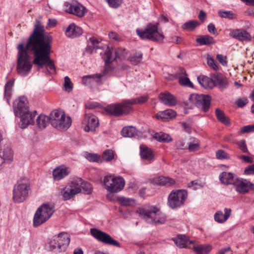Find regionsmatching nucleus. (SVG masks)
<instances>
[{
	"mask_svg": "<svg viewBox=\"0 0 254 254\" xmlns=\"http://www.w3.org/2000/svg\"><path fill=\"white\" fill-rule=\"evenodd\" d=\"M176 113L172 109H167L163 111L159 112L156 115L157 119H160L162 121H166L175 117Z\"/></svg>",
	"mask_w": 254,
	"mask_h": 254,
	"instance_id": "obj_29",
	"label": "nucleus"
},
{
	"mask_svg": "<svg viewBox=\"0 0 254 254\" xmlns=\"http://www.w3.org/2000/svg\"><path fill=\"white\" fill-rule=\"evenodd\" d=\"M2 154L1 155V157L3 159L4 162L5 161H11L13 159V154L12 152V151L11 149L7 147L5 148L3 151H2Z\"/></svg>",
	"mask_w": 254,
	"mask_h": 254,
	"instance_id": "obj_43",
	"label": "nucleus"
},
{
	"mask_svg": "<svg viewBox=\"0 0 254 254\" xmlns=\"http://www.w3.org/2000/svg\"><path fill=\"white\" fill-rule=\"evenodd\" d=\"M127 102V100H125L121 104H111L106 108L105 111L107 114L115 116L127 114L131 111Z\"/></svg>",
	"mask_w": 254,
	"mask_h": 254,
	"instance_id": "obj_13",
	"label": "nucleus"
},
{
	"mask_svg": "<svg viewBox=\"0 0 254 254\" xmlns=\"http://www.w3.org/2000/svg\"><path fill=\"white\" fill-rule=\"evenodd\" d=\"M49 116L50 123L54 127H61L60 126V123L58 124V123L63 118V112L58 110H54L50 113Z\"/></svg>",
	"mask_w": 254,
	"mask_h": 254,
	"instance_id": "obj_28",
	"label": "nucleus"
},
{
	"mask_svg": "<svg viewBox=\"0 0 254 254\" xmlns=\"http://www.w3.org/2000/svg\"><path fill=\"white\" fill-rule=\"evenodd\" d=\"M91 235L98 241L102 243L120 248L121 247L120 243L114 240L108 234L103 232L96 228H91L90 229Z\"/></svg>",
	"mask_w": 254,
	"mask_h": 254,
	"instance_id": "obj_12",
	"label": "nucleus"
},
{
	"mask_svg": "<svg viewBox=\"0 0 254 254\" xmlns=\"http://www.w3.org/2000/svg\"><path fill=\"white\" fill-rule=\"evenodd\" d=\"M159 98L161 102L165 105L172 107L177 104L176 97L169 92L161 93Z\"/></svg>",
	"mask_w": 254,
	"mask_h": 254,
	"instance_id": "obj_26",
	"label": "nucleus"
},
{
	"mask_svg": "<svg viewBox=\"0 0 254 254\" xmlns=\"http://www.w3.org/2000/svg\"><path fill=\"white\" fill-rule=\"evenodd\" d=\"M154 138L158 141L162 142H170L173 140L169 134L163 132L155 133Z\"/></svg>",
	"mask_w": 254,
	"mask_h": 254,
	"instance_id": "obj_39",
	"label": "nucleus"
},
{
	"mask_svg": "<svg viewBox=\"0 0 254 254\" xmlns=\"http://www.w3.org/2000/svg\"><path fill=\"white\" fill-rule=\"evenodd\" d=\"M196 42L200 46L207 45L209 46L215 43L214 38L208 35L201 36L196 40Z\"/></svg>",
	"mask_w": 254,
	"mask_h": 254,
	"instance_id": "obj_33",
	"label": "nucleus"
},
{
	"mask_svg": "<svg viewBox=\"0 0 254 254\" xmlns=\"http://www.w3.org/2000/svg\"><path fill=\"white\" fill-rule=\"evenodd\" d=\"M193 250L196 254H206L211 251V246L209 245H199L193 247Z\"/></svg>",
	"mask_w": 254,
	"mask_h": 254,
	"instance_id": "obj_40",
	"label": "nucleus"
},
{
	"mask_svg": "<svg viewBox=\"0 0 254 254\" xmlns=\"http://www.w3.org/2000/svg\"><path fill=\"white\" fill-rule=\"evenodd\" d=\"M82 124L85 125L84 130L86 132L94 131L99 125V120L94 115L90 113H86Z\"/></svg>",
	"mask_w": 254,
	"mask_h": 254,
	"instance_id": "obj_15",
	"label": "nucleus"
},
{
	"mask_svg": "<svg viewBox=\"0 0 254 254\" xmlns=\"http://www.w3.org/2000/svg\"><path fill=\"white\" fill-rule=\"evenodd\" d=\"M199 22L196 20H190L185 23L182 26V28L187 31H193L199 26Z\"/></svg>",
	"mask_w": 254,
	"mask_h": 254,
	"instance_id": "obj_41",
	"label": "nucleus"
},
{
	"mask_svg": "<svg viewBox=\"0 0 254 254\" xmlns=\"http://www.w3.org/2000/svg\"><path fill=\"white\" fill-rule=\"evenodd\" d=\"M117 201L124 206H130L133 205L135 202V200L133 199L123 196L118 197Z\"/></svg>",
	"mask_w": 254,
	"mask_h": 254,
	"instance_id": "obj_46",
	"label": "nucleus"
},
{
	"mask_svg": "<svg viewBox=\"0 0 254 254\" xmlns=\"http://www.w3.org/2000/svg\"><path fill=\"white\" fill-rule=\"evenodd\" d=\"M140 155L142 159L152 162L155 160L154 153L152 150L146 146H140Z\"/></svg>",
	"mask_w": 254,
	"mask_h": 254,
	"instance_id": "obj_27",
	"label": "nucleus"
},
{
	"mask_svg": "<svg viewBox=\"0 0 254 254\" xmlns=\"http://www.w3.org/2000/svg\"><path fill=\"white\" fill-rule=\"evenodd\" d=\"M217 59L224 66L227 65L226 57L222 55L218 54L216 56Z\"/></svg>",
	"mask_w": 254,
	"mask_h": 254,
	"instance_id": "obj_61",
	"label": "nucleus"
},
{
	"mask_svg": "<svg viewBox=\"0 0 254 254\" xmlns=\"http://www.w3.org/2000/svg\"><path fill=\"white\" fill-rule=\"evenodd\" d=\"M76 182L75 185L81 190H83L84 193L86 194H90L92 192L93 188L90 183L84 181L81 178L76 177L73 179Z\"/></svg>",
	"mask_w": 254,
	"mask_h": 254,
	"instance_id": "obj_24",
	"label": "nucleus"
},
{
	"mask_svg": "<svg viewBox=\"0 0 254 254\" xmlns=\"http://www.w3.org/2000/svg\"><path fill=\"white\" fill-rule=\"evenodd\" d=\"M242 133H249L254 132V125L243 127L241 130Z\"/></svg>",
	"mask_w": 254,
	"mask_h": 254,
	"instance_id": "obj_58",
	"label": "nucleus"
},
{
	"mask_svg": "<svg viewBox=\"0 0 254 254\" xmlns=\"http://www.w3.org/2000/svg\"><path fill=\"white\" fill-rule=\"evenodd\" d=\"M126 54V50L122 48L114 49L107 47L102 56L105 62V67L103 71L104 75H107L111 73L113 68L111 64L114 60L119 59L122 60L125 58Z\"/></svg>",
	"mask_w": 254,
	"mask_h": 254,
	"instance_id": "obj_5",
	"label": "nucleus"
},
{
	"mask_svg": "<svg viewBox=\"0 0 254 254\" xmlns=\"http://www.w3.org/2000/svg\"><path fill=\"white\" fill-rule=\"evenodd\" d=\"M99 48L98 46H94L93 45L88 44L87 47L85 49L86 52L89 53H92L94 50Z\"/></svg>",
	"mask_w": 254,
	"mask_h": 254,
	"instance_id": "obj_64",
	"label": "nucleus"
},
{
	"mask_svg": "<svg viewBox=\"0 0 254 254\" xmlns=\"http://www.w3.org/2000/svg\"><path fill=\"white\" fill-rule=\"evenodd\" d=\"M103 159L106 162H109L114 158V152L111 149H107L104 151L102 155Z\"/></svg>",
	"mask_w": 254,
	"mask_h": 254,
	"instance_id": "obj_48",
	"label": "nucleus"
},
{
	"mask_svg": "<svg viewBox=\"0 0 254 254\" xmlns=\"http://www.w3.org/2000/svg\"><path fill=\"white\" fill-rule=\"evenodd\" d=\"M154 182L156 184L160 186H170L175 184L174 179L164 176H159L154 179Z\"/></svg>",
	"mask_w": 254,
	"mask_h": 254,
	"instance_id": "obj_31",
	"label": "nucleus"
},
{
	"mask_svg": "<svg viewBox=\"0 0 254 254\" xmlns=\"http://www.w3.org/2000/svg\"><path fill=\"white\" fill-rule=\"evenodd\" d=\"M239 158L246 163H251L253 162V158L250 156L241 155L239 157Z\"/></svg>",
	"mask_w": 254,
	"mask_h": 254,
	"instance_id": "obj_62",
	"label": "nucleus"
},
{
	"mask_svg": "<svg viewBox=\"0 0 254 254\" xmlns=\"http://www.w3.org/2000/svg\"><path fill=\"white\" fill-rule=\"evenodd\" d=\"M85 106L86 109H94L99 108L100 105L96 102L88 101L85 103Z\"/></svg>",
	"mask_w": 254,
	"mask_h": 254,
	"instance_id": "obj_55",
	"label": "nucleus"
},
{
	"mask_svg": "<svg viewBox=\"0 0 254 254\" xmlns=\"http://www.w3.org/2000/svg\"><path fill=\"white\" fill-rule=\"evenodd\" d=\"M13 110L15 115L20 118L19 126L21 128H26L29 125L34 123V119L36 111L31 113L27 99L25 96H21L15 100L13 104Z\"/></svg>",
	"mask_w": 254,
	"mask_h": 254,
	"instance_id": "obj_2",
	"label": "nucleus"
},
{
	"mask_svg": "<svg viewBox=\"0 0 254 254\" xmlns=\"http://www.w3.org/2000/svg\"><path fill=\"white\" fill-rule=\"evenodd\" d=\"M84 156L90 162H102L100 156L97 154L85 152Z\"/></svg>",
	"mask_w": 254,
	"mask_h": 254,
	"instance_id": "obj_42",
	"label": "nucleus"
},
{
	"mask_svg": "<svg viewBox=\"0 0 254 254\" xmlns=\"http://www.w3.org/2000/svg\"><path fill=\"white\" fill-rule=\"evenodd\" d=\"M215 115L217 120L220 122L227 126H229L231 125L229 119L225 116L224 112L220 109L218 108L216 109Z\"/></svg>",
	"mask_w": 254,
	"mask_h": 254,
	"instance_id": "obj_35",
	"label": "nucleus"
},
{
	"mask_svg": "<svg viewBox=\"0 0 254 254\" xmlns=\"http://www.w3.org/2000/svg\"><path fill=\"white\" fill-rule=\"evenodd\" d=\"M70 169L65 165H61L56 167L53 171L54 180L59 181L64 179L70 174Z\"/></svg>",
	"mask_w": 254,
	"mask_h": 254,
	"instance_id": "obj_18",
	"label": "nucleus"
},
{
	"mask_svg": "<svg viewBox=\"0 0 254 254\" xmlns=\"http://www.w3.org/2000/svg\"><path fill=\"white\" fill-rule=\"evenodd\" d=\"M238 178V177L236 174L227 172L221 173L219 176L221 183L225 185H232L234 186Z\"/></svg>",
	"mask_w": 254,
	"mask_h": 254,
	"instance_id": "obj_21",
	"label": "nucleus"
},
{
	"mask_svg": "<svg viewBox=\"0 0 254 254\" xmlns=\"http://www.w3.org/2000/svg\"><path fill=\"white\" fill-rule=\"evenodd\" d=\"M175 146L179 149H186L188 147V145L186 144L185 141L183 139L179 140L176 142Z\"/></svg>",
	"mask_w": 254,
	"mask_h": 254,
	"instance_id": "obj_57",
	"label": "nucleus"
},
{
	"mask_svg": "<svg viewBox=\"0 0 254 254\" xmlns=\"http://www.w3.org/2000/svg\"><path fill=\"white\" fill-rule=\"evenodd\" d=\"M189 99L202 112H207L210 108L211 99L208 95L192 94L190 95Z\"/></svg>",
	"mask_w": 254,
	"mask_h": 254,
	"instance_id": "obj_11",
	"label": "nucleus"
},
{
	"mask_svg": "<svg viewBox=\"0 0 254 254\" xmlns=\"http://www.w3.org/2000/svg\"><path fill=\"white\" fill-rule=\"evenodd\" d=\"M121 134L124 137L139 138L142 137V132L133 126H128L122 129Z\"/></svg>",
	"mask_w": 254,
	"mask_h": 254,
	"instance_id": "obj_22",
	"label": "nucleus"
},
{
	"mask_svg": "<svg viewBox=\"0 0 254 254\" xmlns=\"http://www.w3.org/2000/svg\"><path fill=\"white\" fill-rule=\"evenodd\" d=\"M218 15L221 18H227L229 20L234 19L236 18V14L232 11L219 10Z\"/></svg>",
	"mask_w": 254,
	"mask_h": 254,
	"instance_id": "obj_44",
	"label": "nucleus"
},
{
	"mask_svg": "<svg viewBox=\"0 0 254 254\" xmlns=\"http://www.w3.org/2000/svg\"><path fill=\"white\" fill-rule=\"evenodd\" d=\"M244 174L246 175L254 174V164L245 168Z\"/></svg>",
	"mask_w": 254,
	"mask_h": 254,
	"instance_id": "obj_60",
	"label": "nucleus"
},
{
	"mask_svg": "<svg viewBox=\"0 0 254 254\" xmlns=\"http://www.w3.org/2000/svg\"><path fill=\"white\" fill-rule=\"evenodd\" d=\"M139 216L149 223L156 225L164 224L166 216L157 207L153 205H145L139 207L137 210Z\"/></svg>",
	"mask_w": 254,
	"mask_h": 254,
	"instance_id": "obj_3",
	"label": "nucleus"
},
{
	"mask_svg": "<svg viewBox=\"0 0 254 254\" xmlns=\"http://www.w3.org/2000/svg\"><path fill=\"white\" fill-rule=\"evenodd\" d=\"M207 29L209 33L213 34L215 36L218 35V32L215 28L214 24L212 23H209L208 25Z\"/></svg>",
	"mask_w": 254,
	"mask_h": 254,
	"instance_id": "obj_59",
	"label": "nucleus"
},
{
	"mask_svg": "<svg viewBox=\"0 0 254 254\" xmlns=\"http://www.w3.org/2000/svg\"><path fill=\"white\" fill-rule=\"evenodd\" d=\"M142 56L143 54L141 52L136 53L135 54L130 57L129 60L131 64L137 65L142 60Z\"/></svg>",
	"mask_w": 254,
	"mask_h": 254,
	"instance_id": "obj_45",
	"label": "nucleus"
},
{
	"mask_svg": "<svg viewBox=\"0 0 254 254\" xmlns=\"http://www.w3.org/2000/svg\"><path fill=\"white\" fill-rule=\"evenodd\" d=\"M216 157L218 159H230L229 155L223 150L219 149L216 152Z\"/></svg>",
	"mask_w": 254,
	"mask_h": 254,
	"instance_id": "obj_52",
	"label": "nucleus"
},
{
	"mask_svg": "<svg viewBox=\"0 0 254 254\" xmlns=\"http://www.w3.org/2000/svg\"><path fill=\"white\" fill-rule=\"evenodd\" d=\"M54 206L50 204L44 203L36 210L33 218V226L37 227L45 223L54 212Z\"/></svg>",
	"mask_w": 254,
	"mask_h": 254,
	"instance_id": "obj_7",
	"label": "nucleus"
},
{
	"mask_svg": "<svg viewBox=\"0 0 254 254\" xmlns=\"http://www.w3.org/2000/svg\"><path fill=\"white\" fill-rule=\"evenodd\" d=\"M178 76L179 82L181 85L189 87H193L192 83L190 79L187 77L186 72L184 69H182L181 72L178 73Z\"/></svg>",
	"mask_w": 254,
	"mask_h": 254,
	"instance_id": "obj_30",
	"label": "nucleus"
},
{
	"mask_svg": "<svg viewBox=\"0 0 254 254\" xmlns=\"http://www.w3.org/2000/svg\"><path fill=\"white\" fill-rule=\"evenodd\" d=\"M175 244L180 248H185L187 246L188 239L185 235H178L177 237L172 238Z\"/></svg>",
	"mask_w": 254,
	"mask_h": 254,
	"instance_id": "obj_37",
	"label": "nucleus"
},
{
	"mask_svg": "<svg viewBox=\"0 0 254 254\" xmlns=\"http://www.w3.org/2000/svg\"><path fill=\"white\" fill-rule=\"evenodd\" d=\"M65 10L78 17H82L85 13V8L79 3H70L66 2L64 4Z\"/></svg>",
	"mask_w": 254,
	"mask_h": 254,
	"instance_id": "obj_17",
	"label": "nucleus"
},
{
	"mask_svg": "<svg viewBox=\"0 0 254 254\" xmlns=\"http://www.w3.org/2000/svg\"><path fill=\"white\" fill-rule=\"evenodd\" d=\"M64 86L66 91L70 92L72 89V83L68 76H66L64 78Z\"/></svg>",
	"mask_w": 254,
	"mask_h": 254,
	"instance_id": "obj_50",
	"label": "nucleus"
},
{
	"mask_svg": "<svg viewBox=\"0 0 254 254\" xmlns=\"http://www.w3.org/2000/svg\"><path fill=\"white\" fill-rule=\"evenodd\" d=\"M101 74L88 75L82 77V80L84 82L85 78H93L98 84H100L102 83Z\"/></svg>",
	"mask_w": 254,
	"mask_h": 254,
	"instance_id": "obj_51",
	"label": "nucleus"
},
{
	"mask_svg": "<svg viewBox=\"0 0 254 254\" xmlns=\"http://www.w3.org/2000/svg\"><path fill=\"white\" fill-rule=\"evenodd\" d=\"M248 103L247 99H239L236 102V104L239 107H244Z\"/></svg>",
	"mask_w": 254,
	"mask_h": 254,
	"instance_id": "obj_63",
	"label": "nucleus"
},
{
	"mask_svg": "<svg viewBox=\"0 0 254 254\" xmlns=\"http://www.w3.org/2000/svg\"><path fill=\"white\" fill-rule=\"evenodd\" d=\"M159 23H148L143 29L136 30L137 35L142 40H149L153 42H162L165 37L163 32L158 28Z\"/></svg>",
	"mask_w": 254,
	"mask_h": 254,
	"instance_id": "obj_4",
	"label": "nucleus"
},
{
	"mask_svg": "<svg viewBox=\"0 0 254 254\" xmlns=\"http://www.w3.org/2000/svg\"><path fill=\"white\" fill-rule=\"evenodd\" d=\"M103 184L108 191L118 192L123 190L125 185V181L121 177L109 175L104 177Z\"/></svg>",
	"mask_w": 254,
	"mask_h": 254,
	"instance_id": "obj_10",
	"label": "nucleus"
},
{
	"mask_svg": "<svg viewBox=\"0 0 254 254\" xmlns=\"http://www.w3.org/2000/svg\"><path fill=\"white\" fill-rule=\"evenodd\" d=\"M235 190L240 194L248 193L250 190H254V184L247 179L238 177L234 184Z\"/></svg>",
	"mask_w": 254,
	"mask_h": 254,
	"instance_id": "obj_14",
	"label": "nucleus"
},
{
	"mask_svg": "<svg viewBox=\"0 0 254 254\" xmlns=\"http://www.w3.org/2000/svg\"><path fill=\"white\" fill-rule=\"evenodd\" d=\"M82 33V28L73 23L69 24L65 31V35L70 38L78 37L81 35Z\"/></svg>",
	"mask_w": 254,
	"mask_h": 254,
	"instance_id": "obj_23",
	"label": "nucleus"
},
{
	"mask_svg": "<svg viewBox=\"0 0 254 254\" xmlns=\"http://www.w3.org/2000/svg\"><path fill=\"white\" fill-rule=\"evenodd\" d=\"M30 182L27 178L18 180L13 189V200L15 202L24 201L28 196Z\"/></svg>",
	"mask_w": 254,
	"mask_h": 254,
	"instance_id": "obj_6",
	"label": "nucleus"
},
{
	"mask_svg": "<svg viewBox=\"0 0 254 254\" xmlns=\"http://www.w3.org/2000/svg\"><path fill=\"white\" fill-rule=\"evenodd\" d=\"M230 36L242 42H249L252 39V37L249 33L243 29H238L233 30L230 32Z\"/></svg>",
	"mask_w": 254,
	"mask_h": 254,
	"instance_id": "obj_20",
	"label": "nucleus"
},
{
	"mask_svg": "<svg viewBox=\"0 0 254 254\" xmlns=\"http://www.w3.org/2000/svg\"><path fill=\"white\" fill-rule=\"evenodd\" d=\"M224 214L222 211H217L214 215V219L216 222L219 223H223L226 222L232 213L230 208H225L224 210Z\"/></svg>",
	"mask_w": 254,
	"mask_h": 254,
	"instance_id": "obj_25",
	"label": "nucleus"
},
{
	"mask_svg": "<svg viewBox=\"0 0 254 254\" xmlns=\"http://www.w3.org/2000/svg\"><path fill=\"white\" fill-rule=\"evenodd\" d=\"M50 123V116L40 115L36 120V123L38 127L41 129L45 128Z\"/></svg>",
	"mask_w": 254,
	"mask_h": 254,
	"instance_id": "obj_36",
	"label": "nucleus"
},
{
	"mask_svg": "<svg viewBox=\"0 0 254 254\" xmlns=\"http://www.w3.org/2000/svg\"><path fill=\"white\" fill-rule=\"evenodd\" d=\"M188 197V192L184 190H172L168 197L167 205L172 209L181 207Z\"/></svg>",
	"mask_w": 254,
	"mask_h": 254,
	"instance_id": "obj_9",
	"label": "nucleus"
},
{
	"mask_svg": "<svg viewBox=\"0 0 254 254\" xmlns=\"http://www.w3.org/2000/svg\"><path fill=\"white\" fill-rule=\"evenodd\" d=\"M14 79L13 78L11 80H10L8 81H7L5 85L4 97L6 98L8 103H9V100L11 98L12 87L14 85Z\"/></svg>",
	"mask_w": 254,
	"mask_h": 254,
	"instance_id": "obj_34",
	"label": "nucleus"
},
{
	"mask_svg": "<svg viewBox=\"0 0 254 254\" xmlns=\"http://www.w3.org/2000/svg\"><path fill=\"white\" fill-rule=\"evenodd\" d=\"M207 64L210 68L215 71L219 69L218 66L216 64L214 59L212 58H208L207 59Z\"/></svg>",
	"mask_w": 254,
	"mask_h": 254,
	"instance_id": "obj_56",
	"label": "nucleus"
},
{
	"mask_svg": "<svg viewBox=\"0 0 254 254\" xmlns=\"http://www.w3.org/2000/svg\"><path fill=\"white\" fill-rule=\"evenodd\" d=\"M110 7L118 8L122 4L123 0H105Z\"/></svg>",
	"mask_w": 254,
	"mask_h": 254,
	"instance_id": "obj_53",
	"label": "nucleus"
},
{
	"mask_svg": "<svg viewBox=\"0 0 254 254\" xmlns=\"http://www.w3.org/2000/svg\"><path fill=\"white\" fill-rule=\"evenodd\" d=\"M52 36L46 34L44 25L40 21H36L34 30L29 37L26 46L23 43L17 45L16 71L17 73L25 76L29 74L33 64L39 68L46 66L47 74L56 72V66L50 58Z\"/></svg>",
	"mask_w": 254,
	"mask_h": 254,
	"instance_id": "obj_1",
	"label": "nucleus"
},
{
	"mask_svg": "<svg viewBox=\"0 0 254 254\" xmlns=\"http://www.w3.org/2000/svg\"><path fill=\"white\" fill-rule=\"evenodd\" d=\"M77 181H74L73 179L68 188H64L61 191L62 195L64 200H68L73 198L76 194L81 192V190L76 186Z\"/></svg>",
	"mask_w": 254,
	"mask_h": 254,
	"instance_id": "obj_16",
	"label": "nucleus"
},
{
	"mask_svg": "<svg viewBox=\"0 0 254 254\" xmlns=\"http://www.w3.org/2000/svg\"><path fill=\"white\" fill-rule=\"evenodd\" d=\"M63 118L59 121L58 124L60 123L61 127H56L55 128L58 130H66L71 126L72 121L71 118L68 116H66L64 113H63Z\"/></svg>",
	"mask_w": 254,
	"mask_h": 254,
	"instance_id": "obj_32",
	"label": "nucleus"
},
{
	"mask_svg": "<svg viewBox=\"0 0 254 254\" xmlns=\"http://www.w3.org/2000/svg\"><path fill=\"white\" fill-rule=\"evenodd\" d=\"M211 80L214 84L218 86L221 89L226 88L228 85L227 78L221 73H212L211 74Z\"/></svg>",
	"mask_w": 254,
	"mask_h": 254,
	"instance_id": "obj_19",
	"label": "nucleus"
},
{
	"mask_svg": "<svg viewBox=\"0 0 254 254\" xmlns=\"http://www.w3.org/2000/svg\"><path fill=\"white\" fill-rule=\"evenodd\" d=\"M148 97L147 95H143L136 98L127 100V104H128V106H130L131 111L132 109V105H135L137 104H143L146 102L148 100Z\"/></svg>",
	"mask_w": 254,
	"mask_h": 254,
	"instance_id": "obj_38",
	"label": "nucleus"
},
{
	"mask_svg": "<svg viewBox=\"0 0 254 254\" xmlns=\"http://www.w3.org/2000/svg\"><path fill=\"white\" fill-rule=\"evenodd\" d=\"M200 142L196 138L193 139V142L188 144V148L190 151H195L199 149Z\"/></svg>",
	"mask_w": 254,
	"mask_h": 254,
	"instance_id": "obj_49",
	"label": "nucleus"
},
{
	"mask_svg": "<svg viewBox=\"0 0 254 254\" xmlns=\"http://www.w3.org/2000/svg\"><path fill=\"white\" fill-rule=\"evenodd\" d=\"M70 243V237L68 233L61 232L54 236L49 242L50 249L55 252L65 251Z\"/></svg>",
	"mask_w": 254,
	"mask_h": 254,
	"instance_id": "obj_8",
	"label": "nucleus"
},
{
	"mask_svg": "<svg viewBox=\"0 0 254 254\" xmlns=\"http://www.w3.org/2000/svg\"><path fill=\"white\" fill-rule=\"evenodd\" d=\"M197 81L202 87L207 88L209 87V82H211V79L204 76L197 77Z\"/></svg>",
	"mask_w": 254,
	"mask_h": 254,
	"instance_id": "obj_47",
	"label": "nucleus"
},
{
	"mask_svg": "<svg viewBox=\"0 0 254 254\" xmlns=\"http://www.w3.org/2000/svg\"><path fill=\"white\" fill-rule=\"evenodd\" d=\"M237 144L242 152L250 154L247 146L246 141L245 140L243 139L238 141L237 142Z\"/></svg>",
	"mask_w": 254,
	"mask_h": 254,
	"instance_id": "obj_54",
	"label": "nucleus"
}]
</instances>
